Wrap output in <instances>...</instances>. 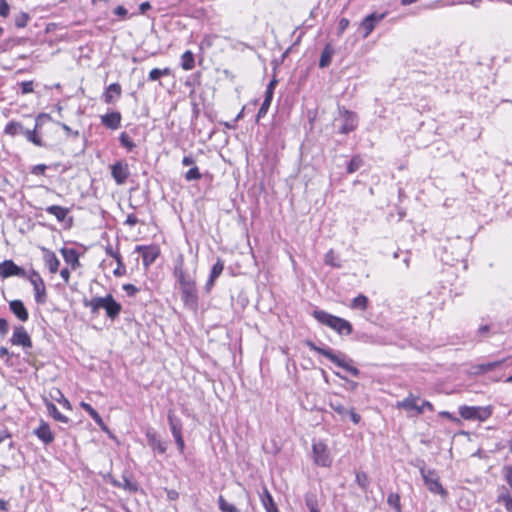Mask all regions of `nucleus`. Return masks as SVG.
I'll list each match as a JSON object with an SVG mask.
<instances>
[{
    "label": "nucleus",
    "mask_w": 512,
    "mask_h": 512,
    "mask_svg": "<svg viewBox=\"0 0 512 512\" xmlns=\"http://www.w3.org/2000/svg\"><path fill=\"white\" fill-rule=\"evenodd\" d=\"M502 362L503 361H493L479 364L474 367V373H486L488 371L494 370L495 368L499 367Z\"/></svg>",
    "instance_id": "obj_33"
},
{
    "label": "nucleus",
    "mask_w": 512,
    "mask_h": 512,
    "mask_svg": "<svg viewBox=\"0 0 512 512\" xmlns=\"http://www.w3.org/2000/svg\"><path fill=\"white\" fill-rule=\"evenodd\" d=\"M174 274L180 284V288L195 283L194 278L183 269L182 264H178L175 267Z\"/></svg>",
    "instance_id": "obj_18"
},
{
    "label": "nucleus",
    "mask_w": 512,
    "mask_h": 512,
    "mask_svg": "<svg viewBox=\"0 0 512 512\" xmlns=\"http://www.w3.org/2000/svg\"><path fill=\"white\" fill-rule=\"evenodd\" d=\"M123 290L126 291L129 296H134L139 291V289L133 284H124Z\"/></svg>",
    "instance_id": "obj_52"
},
{
    "label": "nucleus",
    "mask_w": 512,
    "mask_h": 512,
    "mask_svg": "<svg viewBox=\"0 0 512 512\" xmlns=\"http://www.w3.org/2000/svg\"><path fill=\"white\" fill-rule=\"evenodd\" d=\"M459 414L466 420H479L481 422L486 421L492 415V407H480V406H460Z\"/></svg>",
    "instance_id": "obj_3"
},
{
    "label": "nucleus",
    "mask_w": 512,
    "mask_h": 512,
    "mask_svg": "<svg viewBox=\"0 0 512 512\" xmlns=\"http://www.w3.org/2000/svg\"><path fill=\"white\" fill-rule=\"evenodd\" d=\"M330 407L337 412L341 416H346L348 409H346L340 402L338 401H330Z\"/></svg>",
    "instance_id": "obj_45"
},
{
    "label": "nucleus",
    "mask_w": 512,
    "mask_h": 512,
    "mask_svg": "<svg viewBox=\"0 0 512 512\" xmlns=\"http://www.w3.org/2000/svg\"><path fill=\"white\" fill-rule=\"evenodd\" d=\"M200 178H201V173L199 172V169L196 166L189 169L185 174V179L187 181L199 180Z\"/></svg>",
    "instance_id": "obj_43"
},
{
    "label": "nucleus",
    "mask_w": 512,
    "mask_h": 512,
    "mask_svg": "<svg viewBox=\"0 0 512 512\" xmlns=\"http://www.w3.org/2000/svg\"><path fill=\"white\" fill-rule=\"evenodd\" d=\"M46 212L50 215H53L58 221L62 222L67 217L70 210L66 207L51 205L46 208Z\"/></svg>",
    "instance_id": "obj_22"
},
{
    "label": "nucleus",
    "mask_w": 512,
    "mask_h": 512,
    "mask_svg": "<svg viewBox=\"0 0 512 512\" xmlns=\"http://www.w3.org/2000/svg\"><path fill=\"white\" fill-rule=\"evenodd\" d=\"M80 406L90 415V417L95 421V423L100 427L102 431L109 432V429L104 423L100 414L90 404L81 402Z\"/></svg>",
    "instance_id": "obj_17"
},
{
    "label": "nucleus",
    "mask_w": 512,
    "mask_h": 512,
    "mask_svg": "<svg viewBox=\"0 0 512 512\" xmlns=\"http://www.w3.org/2000/svg\"><path fill=\"white\" fill-rule=\"evenodd\" d=\"M129 226H134L138 223V218L134 214H129L125 221Z\"/></svg>",
    "instance_id": "obj_61"
},
{
    "label": "nucleus",
    "mask_w": 512,
    "mask_h": 512,
    "mask_svg": "<svg viewBox=\"0 0 512 512\" xmlns=\"http://www.w3.org/2000/svg\"><path fill=\"white\" fill-rule=\"evenodd\" d=\"M9 14V5L6 0H0V16L6 17Z\"/></svg>",
    "instance_id": "obj_55"
},
{
    "label": "nucleus",
    "mask_w": 512,
    "mask_h": 512,
    "mask_svg": "<svg viewBox=\"0 0 512 512\" xmlns=\"http://www.w3.org/2000/svg\"><path fill=\"white\" fill-rule=\"evenodd\" d=\"M313 460L315 464L322 467H330L332 457L329 453L328 446L323 441L314 442L312 445Z\"/></svg>",
    "instance_id": "obj_6"
},
{
    "label": "nucleus",
    "mask_w": 512,
    "mask_h": 512,
    "mask_svg": "<svg viewBox=\"0 0 512 512\" xmlns=\"http://www.w3.org/2000/svg\"><path fill=\"white\" fill-rule=\"evenodd\" d=\"M38 127V123L35 124V127L33 130L25 129L23 131V135L26 137V139L29 142H32L36 146H43V142L39 136L36 135V129Z\"/></svg>",
    "instance_id": "obj_31"
},
{
    "label": "nucleus",
    "mask_w": 512,
    "mask_h": 512,
    "mask_svg": "<svg viewBox=\"0 0 512 512\" xmlns=\"http://www.w3.org/2000/svg\"><path fill=\"white\" fill-rule=\"evenodd\" d=\"M347 415L350 416L351 420L355 424L359 423V421L361 420V416L358 413H356L354 410H352V409L348 410Z\"/></svg>",
    "instance_id": "obj_60"
},
{
    "label": "nucleus",
    "mask_w": 512,
    "mask_h": 512,
    "mask_svg": "<svg viewBox=\"0 0 512 512\" xmlns=\"http://www.w3.org/2000/svg\"><path fill=\"white\" fill-rule=\"evenodd\" d=\"M368 303V298L365 295L360 294L352 300L350 307L352 309H359L364 311L367 309Z\"/></svg>",
    "instance_id": "obj_32"
},
{
    "label": "nucleus",
    "mask_w": 512,
    "mask_h": 512,
    "mask_svg": "<svg viewBox=\"0 0 512 512\" xmlns=\"http://www.w3.org/2000/svg\"><path fill=\"white\" fill-rule=\"evenodd\" d=\"M24 127L20 122L11 121L5 127V134L15 136L17 134H23Z\"/></svg>",
    "instance_id": "obj_30"
},
{
    "label": "nucleus",
    "mask_w": 512,
    "mask_h": 512,
    "mask_svg": "<svg viewBox=\"0 0 512 512\" xmlns=\"http://www.w3.org/2000/svg\"><path fill=\"white\" fill-rule=\"evenodd\" d=\"M270 105H271V103L268 102V100L263 101V103L257 113V121H259L262 117H264L267 114Z\"/></svg>",
    "instance_id": "obj_48"
},
{
    "label": "nucleus",
    "mask_w": 512,
    "mask_h": 512,
    "mask_svg": "<svg viewBox=\"0 0 512 512\" xmlns=\"http://www.w3.org/2000/svg\"><path fill=\"white\" fill-rule=\"evenodd\" d=\"M46 169H47V166L45 164H38L32 168L31 172L34 175H43L45 173Z\"/></svg>",
    "instance_id": "obj_53"
},
{
    "label": "nucleus",
    "mask_w": 512,
    "mask_h": 512,
    "mask_svg": "<svg viewBox=\"0 0 512 512\" xmlns=\"http://www.w3.org/2000/svg\"><path fill=\"white\" fill-rule=\"evenodd\" d=\"M85 306L89 307L91 309L92 313H97L99 310L98 304H97L95 298H92L90 301H86Z\"/></svg>",
    "instance_id": "obj_57"
},
{
    "label": "nucleus",
    "mask_w": 512,
    "mask_h": 512,
    "mask_svg": "<svg viewBox=\"0 0 512 512\" xmlns=\"http://www.w3.org/2000/svg\"><path fill=\"white\" fill-rule=\"evenodd\" d=\"M306 345L310 348V350L315 351L326 358H328L331 362H333L335 365L345 369L347 372L352 374L355 377H358L360 374V371L358 368L351 365L352 360L347 359V357L342 353H335L330 348H321L316 346L312 341H307Z\"/></svg>",
    "instance_id": "obj_1"
},
{
    "label": "nucleus",
    "mask_w": 512,
    "mask_h": 512,
    "mask_svg": "<svg viewBox=\"0 0 512 512\" xmlns=\"http://www.w3.org/2000/svg\"><path fill=\"white\" fill-rule=\"evenodd\" d=\"M180 289L182 293V300L184 301L185 305L193 308L196 307L198 302L196 284L193 283L189 286L181 287Z\"/></svg>",
    "instance_id": "obj_13"
},
{
    "label": "nucleus",
    "mask_w": 512,
    "mask_h": 512,
    "mask_svg": "<svg viewBox=\"0 0 512 512\" xmlns=\"http://www.w3.org/2000/svg\"><path fill=\"white\" fill-rule=\"evenodd\" d=\"M60 276L62 277V279L64 280L65 283H68L69 279H70V271H69V269L68 268H63L60 271Z\"/></svg>",
    "instance_id": "obj_63"
},
{
    "label": "nucleus",
    "mask_w": 512,
    "mask_h": 512,
    "mask_svg": "<svg viewBox=\"0 0 512 512\" xmlns=\"http://www.w3.org/2000/svg\"><path fill=\"white\" fill-rule=\"evenodd\" d=\"M28 21V16L25 13H22L19 18L16 19L15 25L19 28L25 27Z\"/></svg>",
    "instance_id": "obj_54"
},
{
    "label": "nucleus",
    "mask_w": 512,
    "mask_h": 512,
    "mask_svg": "<svg viewBox=\"0 0 512 512\" xmlns=\"http://www.w3.org/2000/svg\"><path fill=\"white\" fill-rule=\"evenodd\" d=\"M17 276L21 278H25L27 276V272L17 266L12 260H5L0 263V277L3 279Z\"/></svg>",
    "instance_id": "obj_8"
},
{
    "label": "nucleus",
    "mask_w": 512,
    "mask_h": 512,
    "mask_svg": "<svg viewBox=\"0 0 512 512\" xmlns=\"http://www.w3.org/2000/svg\"><path fill=\"white\" fill-rule=\"evenodd\" d=\"M168 422L171 433L174 436L182 435V423L181 420L174 415L172 411L168 412Z\"/></svg>",
    "instance_id": "obj_25"
},
{
    "label": "nucleus",
    "mask_w": 512,
    "mask_h": 512,
    "mask_svg": "<svg viewBox=\"0 0 512 512\" xmlns=\"http://www.w3.org/2000/svg\"><path fill=\"white\" fill-rule=\"evenodd\" d=\"M223 269H224V262L220 258H218L216 263L213 265V267L211 269L210 277L217 279L223 272Z\"/></svg>",
    "instance_id": "obj_41"
},
{
    "label": "nucleus",
    "mask_w": 512,
    "mask_h": 512,
    "mask_svg": "<svg viewBox=\"0 0 512 512\" xmlns=\"http://www.w3.org/2000/svg\"><path fill=\"white\" fill-rule=\"evenodd\" d=\"M121 309H122L121 304L118 303L117 301H115V299L112 297L110 302L107 303V306L105 308L106 315L111 320H114V319H116L119 316V314L121 312Z\"/></svg>",
    "instance_id": "obj_26"
},
{
    "label": "nucleus",
    "mask_w": 512,
    "mask_h": 512,
    "mask_svg": "<svg viewBox=\"0 0 512 512\" xmlns=\"http://www.w3.org/2000/svg\"><path fill=\"white\" fill-rule=\"evenodd\" d=\"M505 479L512 489V466L505 467Z\"/></svg>",
    "instance_id": "obj_59"
},
{
    "label": "nucleus",
    "mask_w": 512,
    "mask_h": 512,
    "mask_svg": "<svg viewBox=\"0 0 512 512\" xmlns=\"http://www.w3.org/2000/svg\"><path fill=\"white\" fill-rule=\"evenodd\" d=\"M101 122L112 130L118 129L121 123V114L119 112L105 114L101 117Z\"/></svg>",
    "instance_id": "obj_20"
},
{
    "label": "nucleus",
    "mask_w": 512,
    "mask_h": 512,
    "mask_svg": "<svg viewBox=\"0 0 512 512\" xmlns=\"http://www.w3.org/2000/svg\"><path fill=\"white\" fill-rule=\"evenodd\" d=\"M48 414L53 417L56 421L61 423H67L68 417L64 416L62 413L59 412L57 407L50 401H45Z\"/></svg>",
    "instance_id": "obj_27"
},
{
    "label": "nucleus",
    "mask_w": 512,
    "mask_h": 512,
    "mask_svg": "<svg viewBox=\"0 0 512 512\" xmlns=\"http://www.w3.org/2000/svg\"><path fill=\"white\" fill-rule=\"evenodd\" d=\"M126 273V269L124 264L122 263V259H118L117 268L114 270L115 276H123Z\"/></svg>",
    "instance_id": "obj_50"
},
{
    "label": "nucleus",
    "mask_w": 512,
    "mask_h": 512,
    "mask_svg": "<svg viewBox=\"0 0 512 512\" xmlns=\"http://www.w3.org/2000/svg\"><path fill=\"white\" fill-rule=\"evenodd\" d=\"M9 308L20 321L25 322L28 320V311L21 300H12L9 303Z\"/></svg>",
    "instance_id": "obj_16"
},
{
    "label": "nucleus",
    "mask_w": 512,
    "mask_h": 512,
    "mask_svg": "<svg viewBox=\"0 0 512 512\" xmlns=\"http://www.w3.org/2000/svg\"><path fill=\"white\" fill-rule=\"evenodd\" d=\"M62 253H63V255H64V257H65V260H66L67 262H70V263H72L73 265H74V264H79V262H78V257H77V255H76V253H75V251H74V250H65V249H63V250H62Z\"/></svg>",
    "instance_id": "obj_46"
},
{
    "label": "nucleus",
    "mask_w": 512,
    "mask_h": 512,
    "mask_svg": "<svg viewBox=\"0 0 512 512\" xmlns=\"http://www.w3.org/2000/svg\"><path fill=\"white\" fill-rule=\"evenodd\" d=\"M355 481L363 490H366L369 485V479L365 472H357Z\"/></svg>",
    "instance_id": "obj_42"
},
{
    "label": "nucleus",
    "mask_w": 512,
    "mask_h": 512,
    "mask_svg": "<svg viewBox=\"0 0 512 512\" xmlns=\"http://www.w3.org/2000/svg\"><path fill=\"white\" fill-rule=\"evenodd\" d=\"M121 93H122V89H121L120 84L112 83L107 87V89L104 93V101L107 104H111L120 98Z\"/></svg>",
    "instance_id": "obj_19"
},
{
    "label": "nucleus",
    "mask_w": 512,
    "mask_h": 512,
    "mask_svg": "<svg viewBox=\"0 0 512 512\" xmlns=\"http://www.w3.org/2000/svg\"><path fill=\"white\" fill-rule=\"evenodd\" d=\"M260 497L262 505L264 506L266 512H279L273 500V497L267 490V488H264L263 493L261 494Z\"/></svg>",
    "instance_id": "obj_24"
},
{
    "label": "nucleus",
    "mask_w": 512,
    "mask_h": 512,
    "mask_svg": "<svg viewBox=\"0 0 512 512\" xmlns=\"http://www.w3.org/2000/svg\"><path fill=\"white\" fill-rule=\"evenodd\" d=\"M396 408L403 409L406 411L415 410L418 414V398L414 397L412 394H410L408 397L403 399L402 401H398L396 403Z\"/></svg>",
    "instance_id": "obj_21"
},
{
    "label": "nucleus",
    "mask_w": 512,
    "mask_h": 512,
    "mask_svg": "<svg viewBox=\"0 0 512 512\" xmlns=\"http://www.w3.org/2000/svg\"><path fill=\"white\" fill-rule=\"evenodd\" d=\"M427 409L429 411H433V405L429 401H422L421 405L418 404V414H421L424 412V410Z\"/></svg>",
    "instance_id": "obj_51"
},
{
    "label": "nucleus",
    "mask_w": 512,
    "mask_h": 512,
    "mask_svg": "<svg viewBox=\"0 0 512 512\" xmlns=\"http://www.w3.org/2000/svg\"><path fill=\"white\" fill-rule=\"evenodd\" d=\"M499 501L502 502L509 512H512V496L508 493H502L499 496Z\"/></svg>",
    "instance_id": "obj_44"
},
{
    "label": "nucleus",
    "mask_w": 512,
    "mask_h": 512,
    "mask_svg": "<svg viewBox=\"0 0 512 512\" xmlns=\"http://www.w3.org/2000/svg\"><path fill=\"white\" fill-rule=\"evenodd\" d=\"M171 74V69L166 67V68H163V69H159V68H154L152 69L150 72H149V76H148V79L150 81H156L158 80L160 77L162 76H168Z\"/></svg>",
    "instance_id": "obj_34"
},
{
    "label": "nucleus",
    "mask_w": 512,
    "mask_h": 512,
    "mask_svg": "<svg viewBox=\"0 0 512 512\" xmlns=\"http://www.w3.org/2000/svg\"><path fill=\"white\" fill-rule=\"evenodd\" d=\"M114 13L118 16L125 17L127 15V9L123 6H118L115 8Z\"/></svg>",
    "instance_id": "obj_64"
},
{
    "label": "nucleus",
    "mask_w": 512,
    "mask_h": 512,
    "mask_svg": "<svg viewBox=\"0 0 512 512\" xmlns=\"http://www.w3.org/2000/svg\"><path fill=\"white\" fill-rule=\"evenodd\" d=\"M22 94H28L33 92V82L24 81L20 83Z\"/></svg>",
    "instance_id": "obj_49"
},
{
    "label": "nucleus",
    "mask_w": 512,
    "mask_h": 512,
    "mask_svg": "<svg viewBox=\"0 0 512 512\" xmlns=\"http://www.w3.org/2000/svg\"><path fill=\"white\" fill-rule=\"evenodd\" d=\"M305 502H306V506L308 507L310 512H319L318 507H317V501L313 496H311V495L306 496Z\"/></svg>",
    "instance_id": "obj_47"
},
{
    "label": "nucleus",
    "mask_w": 512,
    "mask_h": 512,
    "mask_svg": "<svg viewBox=\"0 0 512 512\" xmlns=\"http://www.w3.org/2000/svg\"><path fill=\"white\" fill-rule=\"evenodd\" d=\"M10 341L13 345L22 346L23 348L32 347L31 338L23 326L14 327Z\"/></svg>",
    "instance_id": "obj_9"
},
{
    "label": "nucleus",
    "mask_w": 512,
    "mask_h": 512,
    "mask_svg": "<svg viewBox=\"0 0 512 512\" xmlns=\"http://www.w3.org/2000/svg\"><path fill=\"white\" fill-rule=\"evenodd\" d=\"M195 66L194 55L191 51H185L181 56V67L186 70H192Z\"/></svg>",
    "instance_id": "obj_29"
},
{
    "label": "nucleus",
    "mask_w": 512,
    "mask_h": 512,
    "mask_svg": "<svg viewBox=\"0 0 512 512\" xmlns=\"http://www.w3.org/2000/svg\"><path fill=\"white\" fill-rule=\"evenodd\" d=\"M385 17V14L372 13L364 18L361 23V28L364 30L363 37L367 38L374 30L375 26L381 22Z\"/></svg>",
    "instance_id": "obj_12"
},
{
    "label": "nucleus",
    "mask_w": 512,
    "mask_h": 512,
    "mask_svg": "<svg viewBox=\"0 0 512 512\" xmlns=\"http://www.w3.org/2000/svg\"><path fill=\"white\" fill-rule=\"evenodd\" d=\"M51 397L55 401L60 403L64 408L71 409V404H70L69 400L63 395V393L60 390L56 389L54 391V394L51 393Z\"/></svg>",
    "instance_id": "obj_37"
},
{
    "label": "nucleus",
    "mask_w": 512,
    "mask_h": 512,
    "mask_svg": "<svg viewBox=\"0 0 512 512\" xmlns=\"http://www.w3.org/2000/svg\"><path fill=\"white\" fill-rule=\"evenodd\" d=\"M333 54H334L333 48L330 45H326L321 53V56H320L319 67L320 68L328 67L331 63Z\"/></svg>",
    "instance_id": "obj_28"
},
{
    "label": "nucleus",
    "mask_w": 512,
    "mask_h": 512,
    "mask_svg": "<svg viewBox=\"0 0 512 512\" xmlns=\"http://www.w3.org/2000/svg\"><path fill=\"white\" fill-rule=\"evenodd\" d=\"M219 509L222 512H239V510L233 505L228 503L222 495L218 498Z\"/></svg>",
    "instance_id": "obj_38"
},
{
    "label": "nucleus",
    "mask_w": 512,
    "mask_h": 512,
    "mask_svg": "<svg viewBox=\"0 0 512 512\" xmlns=\"http://www.w3.org/2000/svg\"><path fill=\"white\" fill-rule=\"evenodd\" d=\"M34 434L44 443L50 444L54 441V434L48 423L41 421L38 428L34 430Z\"/></svg>",
    "instance_id": "obj_14"
},
{
    "label": "nucleus",
    "mask_w": 512,
    "mask_h": 512,
    "mask_svg": "<svg viewBox=\"0 0 512 512\" xmlns=\"http://www.w3.org/2000/svg\"><path fill=\"white\" fill-rule=\"evenodd\" d=\"M340 122L339 133L348 134L354 131L358 124L357 115L346 109L340 110V116L336 119Z\"/></svg>",
    "instance_id": "obj_7"
},
{
    "label": "nucleus",
    "mask_w": 512,
    "mask_h": 512,
    "mask_svg": "<svg viewBox=\"0 0 512 512\" xmlns=\"http://www.w3.org/2000/svg\"><path fill=\"white\" fill-rule=\"evenodd\" d=\"M174 439H175L176 445L179 449V452L183 453L184 448H185V443H184V439H183L182 435L174 436Z\"/></svg>",
    "instance_id": "obj_58"
},
{
    "label": "nucleus",
    "mask_w": 512,
    "mask_h": 512,
    "mask_svg": "<svg viewBox=\"0 0 512 512\" xmlns=\"http://www.w3.org/2000/svg\"><path fill=\"white\" fill-rule=\"evenodd\" d=\"M120 144L127 150L132 151L136 145L126 132H122L119 136Z\"/></svg>",
    "instance_id": "obj_35"
},
{
    "label": "nucleus",
    "mask_w": 512,
    "mask_h": 512,
    "mask_svg": "<svg viewBox=\"0 0 512 512\" xmlns=\"http://www.w3.org/2000/svg\"><path fill=\"white\" fill-rule=\"evenodd\" d=\"M9 329V324L6 319L0 318V335L4 336L7 334Z\"/></svg>",
    "instance_id": "obj_56"
},
{
    "label": "nucleus",
    "mask_w": 512,
    "mask_h": 512,
    "mask_svg": "<svg viewBox=\"0 0 512 512\" xmlns=\"http://www.w3.org/2000/svg\"><path fill=\"white\" fill-rule=\"evenodd\" d=\"M363 164L362 159L359 156H354L347 166V172L348 173H354L356 172Z\"/></svg>",
    "instance_id": "obj_40"
},
{
    "label": "nucleus",
    "mask_w": 512,
    "mask_h": 512,
    "mask_svg": "<svg viewBox=\"0 0 512 512\" xmlns=\"http://www.w3.org/2000/svg\"><path fill=\"white\" fill-rule=\"evenodd\" d=\"M42 251H43L44 263L47 266V268L49 269L50 273H52V274L56 273L58 271V268L60 265L59 259L57 258V256L55 255L54 252H52L46 248H43Z\"/></svg>",
    "instance_id": "obj_15"
},
{
    "label": "nucleus",
    "mask_w": 512,
    "mask_h": 512,
    "mask_svg": "<svg viewBox=\"0 0 512 512\" xmlns=\"http://www.w3.org/2000/svg\"><path fill=\"white\" fill-rule=\"evenodd\" d=\"M33 286L35 301L44 304L47 301V292L43 278L36 270H31L25 277Z\"/></svg>",
    "instance_id": "obj_4"
},
{
    "label": "nucleus",
    "mask_w": 512,
    "mask_h": 512,
    "mask_svg": "<svg viewBox=\"0 0 512 512\" xmlns=\"http://www.w3.org/2000/svg\"><path fill=\"white\" fill-rule=\"evenodd\" d=\"M111 175L118 185H123L130 175L128 165L126 163L116 162L111 166Z\"/></svg>",
    "instance_id": "obj_11"
},
{
    "label": "nucleus",
    "mask_w": 512,
    "mask_h": 512,
    "mask_svg": "<svg viewBox=\"0 0 512 512\" xmlns=\"http://www.w3.org/2000/svg\"><path fill=\"white\" fill-rule=\"evenodd\" d=\"M324 262L326 265H329L331 267H335V268H340L341 265L340 263L337 261V256L335 254V252L330 249L324 256Z\"/></svg>",
    "instance_id": "obj_36"
},
{
    "label": "nucleus",
    "mask_w": 512,
    "mask_h": 512,
    "mask_svg": "<svg viewBox=\"0 0 512 512\" xmlns=\"http://www.w3.org/2000/svg\"><path fill=\"white\" fill-rule=\"evenodd\" d=\"M137 252H142L143 265L147 268L156 261L160 255V249L157 246H136Z\"/></svg>",
    "instance_id": "obj_10"
},
{
    "label": "nucleus",
    "mask_w": 512,
    "mask_h": 512,
    "mask_svg": "<svg viewBox=\"0 0 512 512\" xmlns=\"http://www.w3.org/2000/svg\"><path fill=\"white\" fill-rule=\"evenodd\" d=\"M313 315L321 324L330 327L340 335H349L352 332L351 323L343 318L334 316L323 310H315Z\"/></svg>",
    "instance_id": "obj_2"
},
{
    "label": "nucleus",
    "mask_w": 512,
    "mask_h": 512,
    "mask_svg": "<svg viewBox=\"0 0 512 512\" xmlns=\"http://www.w3.org/2000/svg\"><path fill=\"white\" fill-rule=\"evenodd\" d=\"M420 474L431 493L442 496L447 494L446 490L442 487L439 476L435 470H426L424 467H420Z\"/></svg>",
    "instance_id": "obj_5"
},
{
    "label": "nucleus",
    "mask_w": 512,
    "mask_h": 512,
    "mask_svg": "<svg viewBox=\"0 0 512 512\" xmlns=\"http://www.w3.org/2000/svg\"><path fill=\"white\" fill-rule=\"evenodd\" d=\"M349 26V20L346 19V18H342L340 21H339V31L340 33H342L343 31H345L347 29V27Z\"/></svg>",
    "instance_id": "obj_62"
},
{
    "label": "nucleus",
    "mask_w": 512,
    "mask_h": 512,
    "mask_svg": "<svg viewBox=\"0 0 512 512\" xmlns=\"http://www.w3.org/2000/svg\"><path fill=\"white\" fill-rule=\"evenodd\" d=\"M387 502L396 512H401L400 496L398 494L390 493L387 497Z\"/></svg>",
    "instance_id": "obj_39"
},
{
    "label": "nucleus",
    "mask_w": 512,
    "mask_h": 512,
    "mask_svg": "<svg viewBox=\"0 0 512 512\" xmlns=\"http://www.w3.org/2000/svg\"><path fill=\"white\" fill-rule=\"evenodd\" d=\"M146 437L148 439V444L153 450H156L160 454H164L166 452V445L157 438L155 433L148 431L146 433Z\"/></svg>",
    "instance_id": "obj_23"
}]
</instances>
